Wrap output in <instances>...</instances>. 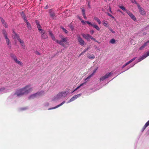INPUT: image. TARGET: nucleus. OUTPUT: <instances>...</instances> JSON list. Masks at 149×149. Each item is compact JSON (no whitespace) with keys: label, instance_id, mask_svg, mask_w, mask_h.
Masks as SVG:
<instances>
[{"label":"nucleus","instance_id":"nucleus-42","mask_svg":"<svg viewBox=\"0 0 149 149\" xmlns=\"http://www.w3.org/2000/svg\"><path fill=\"white\" fill-rule=\"evenodd\" d=\"M110 31L112 32L113 33H115V31H113V30H112V29H110Z\"/></svg>","mask_w":149,"mask_h":149},{"label":"nucleus","instance_id":"nucleus-47","mask_svg":"<svg viewBox=\"0 0 149 149\" xmlns=\"http://www.w3.org/2000/svg\"><path fill=\"white\" fill-rule=\"evenodd\" d=\"M82 11L83 13H84V12L85 13V10H82Z\"/></svg>","mask_w":149,"mask_h":149},{"label":"nucleus","instance_id":"nucleus-39","mask_svg":"<svg viewBox=\"0 0 149 149\" xmlns=\"http://www.w3.org/2000/svg\"><path fill=\"white\" fill-rule=\"evenodd\" d=\"M128 64H127V62L124 65H123L122 67V68H124L126 65H127Z\"/></svg>","mask_w":149,"mask_h":149},{"label":"nucleus","instance_id":"nucleus-27","mask_svg":"<svg viewBox=\"0 0 149 149\" xmlns=\"http://www.w3.org/2000/svg\"><path fill=\"white\" fill-rule=\"evenodd\" d=\"M50 14L51 16L53 17L54 16V12L51 10H49Z\"/></svg>","mask_w":149,"mask_h":149},{"label":"nucleus","instance_id":"nucleus-2","mask_svg":"<svg viewBox=\"0 0 149 149\" xmlns=\"http://www.w3.org/2000/svg\"><path fill=\"white\" fill-rule=\"evenodd\" d=\"M32 88L31 86L27 85L24 88L17 90L15 95L17 96H20L29 93L32 91Z\"/></svg>","mask_w":149,"mask_h":149},{"label":"nucleus","instance_id":"nucleus-20","mask_svg":"<svg viewBox=\"0 0 149 149\" xmlns=\"http://www.w3.org/2000/svg\"><path fill=\"white\" fill-rule=\"evenodd\" d=\"M24 19L25 20V21L26 23V24L27 27H28V28L29 29H30L31 27V25H30V24H29L27 20L25 19V18H24Z\"/></svg>","mask_w":149,"mask_h":149},{"label":"nucleus","instance_id":"nucleus-17","mask_svg":"<svg viewBox=\"0 0 149 149\" xmlns=\"http://www.w3.org/2000/svg\"><path fill=\"white\" fill-rule=\"evenodd\" d=\"M65 102V101H63L60 104H59V105H58L56 107H53V108H49V110H50V109H56V108L61 106H62V105H63V104H64Z\"/></svg>","mask_w":149,"mask_h":149},{"label":"nucleus","instance_id":"nucleus-14","mask_svg":"<svg viewBox=\"0 0 149 149\" xmlns=\"http://www.w3.org/2000/svg\"><path fill=\"white\" fill-rule=\"evenodd\" d=\"M98 68H96L95 69L93 72L90 75L86 78L85 79V81L88 80V79H90L95 73L96 72L97 69Z\"/></svg>","mask_w":149,"mask_h":149},{"label":"nucleus","instance_id":"nucleus-53","mask_svg":"<svg viewBox=\"0 0 149 149\" xmlns=\"http://www.w3.org/2000/svg\"><path fill=\"white\" fill-rule=\"evenodd\" d=\"M47 8V6H46V8Z\"/></svg>","mask_w":149,"mask_h":149},{"label":"nucleus","instance_id":"nucleus-36","mask_svg":"<svg viewBox=\"0 0 149 149\" xmlns=\"http://www.w3.org/2000/svg\"><path fill=\"white\" fill-rule=\"evenodd\" d=\"M82 15H83V17H84V19H87V18L85 14V13H84H84H82Z\"/></svg>","mask_w":149,"mask_h":149},{"label":"nucleus","instance_id":"nucleus-54","mask_svg":"<svg viewBox=\"0 0 149 149\" xmlns=\"http://www.w3.org/2000/svg\"><path fill=\"white\" fill-rule=\"evenodd\" d=\"M129 68H128L127 69V70H128V69H129Z\"/></svg>","mask_w":149,"mask_h":149},{"label":"nucleus","instance_id":"nucleus-40","mask_svg":"<svg viewBox=\"0 0 149 149\" xmlns=\"http://www.w3.org/2000/svg\"><path fill=\"white\" fill-rule=\"evenodd\" d=\"M36 54L38 55H40V53L38 51H36Z\"/></svg>","mask_w":149,"mask_h":149},{"label":"nucleus","instance_id":"nucleus-49","mask_svg":"<svg viewBox=\"0 0 149 149\" xmlns=\"http://www.w3.org/2000/svg\"><path fill=\"white\" fill-rule=\"evenodd\" d=\"M111 17L113 19H114V17H113L112 15V16Z\"/></svg>","mask_w":149,"mask_h":149},{"label":"nucleus","instance_id":"nucleus-45","mask_svg":"<svg viewBox=\"0 0 149 149\" xmlns=\"http://www.w3.org/2000/svg\"><path fill=\"white\" fill-rule=\"evenodd\" d=\"M107 14L110 17H111L112 16V15H111V14H109V13H107Z\"/></svg>","mask_w":149,"mask_h":149},{"label":"nucleus","instance_id":"nucleus-1","mask_svg":"<svg viewBox=\"0 0 149 149\" xmlns=\"http://www.w3.org/2000/svg\"><path fill=\"white\" fill-rule=\"evenodd\" d=\"M49 33L52 39L53 40H56L57 43L59 44L65 48L68 47L69 45L68 42H67L68 40L67 38L62 36L61 37V40L59 41L58 40H56L55 37L53 34L52 32L51 31H49Z\"/></svg>","mask_w":149,"mask_h":149},{"label":"nucleus","instance_id":"nucleus-6","mask_svg":"<svg viewBox=\"0 0 149 149\" xmlns=\"http://www.w3.org/2000/svg\"><path fill=\"white\" fill-rule=\"evenodd\" d=\"M12 57L16 63L22 66L23 65L22 63L17 59L16 56L14 55L12 56Z\"/></svg>","mask_w":149,"mask_h":149},{"label":"nucleus","instance_id":"nucleus-31","mask_svg":"<svg viewBox=\"0 0 149 149\" xmlns=\"http://www.w3.org/2000/svg\"><path fill=\"white\" fill-rule=\"evenodd\" d=\"M119 6V8H120L123 10L126 11V10H127L125 9V8L123 6Z\"/></svg>","mask_w":149,"mask_h":149},{"label":"nucleus","instance_id":"nucleus-12","mask_svg":"<svg viewBox=\"0 0 149 149\" xmlns=\"http://www.w3.org/2000/svg\"><path fill=\"white\" fill-rule=\"evenodd\" d=\"M79 44L81 46H83L85 44V42L80 37V36H78L77 38Z\"/></svg>","mask_w":149,"mask_h":149},{"label":"nucleus","instance_id":"nucleus-37","mask_svg":"<svg viewBox=\"0 0 149 149\" xmlns=\"http://www.w3.org/2000/svg\"><path fill=\"white\" fill-rule=\"evenodd\" d=\"M62 29L65 32V33H68V31L67 30H66L63 28H62Z\"/></svg>","mask_w":149,"mask_h":149},{"label":"nucleus","instance_id":"nucleus-5","mask_svg":"<svg viewBox=\"0 0 149 149\" xmlns=\"http://www.w3.org/2000/svg\"><path fill=\"white\" fill-rule=\"evenodd\" d=\"M36 24L37 27L39 31L42 33V37L44 39H45L47 38V36L45 31L43 30L41 28V27L39 23L38 22H36Z\"/></svg>","mask_w":149,"mask_h":149},{"label":"nucleus","instance_id":"nucleus-19","mask_svg":"<svg viewBox=\"0 0 149 149\" xmlns=\"http://www.w3.org/2000/svg\"><path fill=\"white\" fill-rule=\"evenodd\" d=\"M89 49V47H87L85 49L81 54L79 55V57L81 55H83Z\"/></svg>","mask_w":149,"mask_h":149},{"label":"nucleus","instance_id":"nucleus-24","mask_svg":"<svg viewBox=\"0 0 149 149\" xmlns=\"http://www.w3.org/2000/svg\"><path fill=\"white\" fill-rule=\"evenodd\" d=\"M92 26H93L94 28H95L98 31L100 30V28L99 26L95 24H93Z\"/></svg>","mask_w":149,"mask_h":149},{"label":"nucleus","instance_id":"nucleus-9","mask_svg":"<svg viewBox=\"0 0 149 149\" xmlns=\"http://www.w3.org/2000/svg\"><path fill=\"white\" fill-rule=\"evenodd\" d=\"M148 56H149V51L147 52L141 57L139 59L138 61L136 63L144 59Z\"/></svg>","mask_w":149,"mask_h":149},{"label":"nucleus","instance_id":"nucleus-21","mask_svg":"<svg viewBox=\"0 0 149 149\" xmlns=\"http://www.w3.org/2000/svg\"><path fill=\"white\" fill-rule=\"evenodd\" d=\"M102 24L103 25L106 27H108L109 26V25L108 24V22L107 21L105 20H103L102 21Z\"/></svg>","mask_w":149,"mask_h":149},{"label":"nucleus","instance_id":"nucleus-41","mask_svg":"<svg viewBox=\"0 0 149 149\" xmlns=\"http://www.w3.org/2000/svg\"><path fill=\"white\" fill-rule=\"evenodd\" d=\"M131 2L132 3H136V1L134 0H131Z\"/></svg>","mask_w":149,"mask_h":149},{"label":"nucleus","instance_id":"nucleus-38","mask_svg":"<svg viewBox=\"0 0 149 149\" xmlns=\"http://www.w3.org/2000/svg\"><path fill=\"white\" fill-rule=\"evenodd\" d=\"M145 47L144 46V45H143L139 49L140 50H142Z\"/></svg>","mask_w":149,"mask_h":149},{"label":"nucleus","instance_id":"nucleus-30","mask_svg":"<svg viewBox=\"0 0 149 149\" xmlns=\"http://www.w3.org/2000/svg\"><path fill=\"white\" fill-rule=\"evenodd\" d=\"M136 58V57L134 58H133L131 59L130 60L127 62V64H129L130 63H131Z\"/></svg>","mask_w":149,"mask_h":149},{"label":"nucleus","instance_id":"nucleus-3","mask_svg":"<svg viewBox=\"0 0 149 149\" xmlns=\"http://www.w3.org/2000/svg\"><path fill=\"white\" fill-rule=\"evenodd\" d=\"M67 95V94L65 92H59L52 98V100L55 102L57 101L66 96Z\"/></svg>","mask_w":149,"mask_h":149},{"label":"nucleus","instance_id":"nucleus-11","mask_svg":"<svg viewBox=\"0 0 149 149\" xmlns=\"http://www.w3.org/2000/svg\"><path fill=\"white\" fill-rule=\"evenodd\" d=\"M3 33L4 34V37L6 40L8 46V47H10L11 45L10 44V41L9 39L7 37L6 32L5 31H3Z\"/></svg>","mask_w":149,"mask_h":149},{"label":"nucleus","instance_id":"nucleus-34","mask_svg":"<svg viewBox=\"0 0 149 149\" xmlns=\"http://www.w3.org/2000/svg\"><path fill=\"white\" fill-rule=\"evenodd\" d=\"M87 21H84V20H81V22L83 25H86L87 23Z\"/></svg>","mask_w":149,"mask_h":149},{"label":"nucleus","instance_id":"nucleus-52","mask_svg":"<svg viewBox=\"0 0 149 149\" xmlns=\"http://www.w3.org/2000/svg\"><path fill=\"white\" fill-rule=\"evenodd\" d=\"M118 11H120V12H121V11H119V10H118Z\"/></svg>","mask_w":149,"mask_h":149},{"label":"nucleus","instance_id":"nucleus-51","mask_svg":"<svg viewBox=\"0 0 149 149\" xmlns=\"http://www.w3.org/2000/svg\"><path fill=\"white\" fill-rule=\"evenodd\" d=\"M135 64H134V65H132V66H131V67H132L133 66H134V65H135Z\"/></svg>","mask_w":149,"mask_h":149},{"label":"nucleus","instance_id":"nucleus-7","mask_svg":"<svg viewBox=\"0 0 149 149\" xmlns=\"http://www.w3.org/2000/svg\"><path fill=\"white\" fill-rule=\"evenodd\" d=\"M81 95V94H78L74 96L71 99H70L67 102V103H69L73 101L74 100H75L77 98L80 97Z\"/></svg>","mask_w":149,"mask_h":149},{"label":"nucleus","instance_id":"nucleus-10","mask_svg":"<svg viewBox=\"0 0 149 149\" xmlns=\"http://www.w3.org/2000/svg\"><path fill=\"white\" fill-rule=\"evenodd\" d=\"M126 13L131 17V18L134 21H135L136 20V18L134 15L129 10H126Z\"/></svg>","mask_w":149,"mask_h":149},{"label":"nucleus","instance_id":"nucleus-55","mask_svg":"<svg viewBox=\"0 0 149 149\" xmlns=\"http://www.w3.org/2000/svg\"><path fill=\"white\" fill-rule=\"evenodd\" d=\"M129 68H128L127 69V70H128V69H129Z\"/></svg>","mask_w":149,"mask_h":149},{"label":"nucleus","instance_id":"nucleus-46","mask_svg":"<svg viewBox=\"0 0 149 149\" xmlns=\"http://www.w3.org/2000/svg\"><path fill=\"white\" fill-rule=\"evenodd\" d=\"M78 18L79 19H80V20L81 21V20H83L82 19H81V18L79 17H78Z\"/></svg>","mask_w":149,"mask_h":149},{"label":"nucleus","instance_id":"nucleus-44","mask_svg":"<svg viewBox=\"0 0 149 149\" xmlns=\"http://www.w3.org/2000/svg\"><path fill=\"white\" fill-rule=\"evenodd\" d=\"M91 39L92 40H94V39L92 36H91L90 35V37H89V39Z\"/></svg>","mask_w":149,"mask_h":149},{"label":"nucleus","instance_id":"nucleus-16","mask_svg":"<svg viewBox=\"0 0 149 149\" xmlns=\"http://www.w3.org/2000/svg\"><path fill=\"white\" fill-rule=\"evenodd\" d=\"M40 95V93H37L35 94L31 95L30 96V98H33L38 97Z\"/></svg>","mask_w":149,"mask_h":149},{"label":"nucleus","instance_id":"nucleus-15","mask_svg":"<svg viewBox=\"0 0 149 149\" xmlns=\"http://www.w3.org/2000/svg\"><path fill=\"white\" fill-rule=\"evenodd\" d=\"M81 35L82 36V37L88 40H89V37L90 35L88 34H85L84 33H82L81 34Z\"/></svg>","mask_w":149,"mask_h":149},{"label":"nucleus","instance_id":"nucleus-4","mask_svg":"<svg viewBox=\"0 0 149 149\" xmlns=\"http://www.w3.org/2000/svg\"><path fill=\"white\" fill-rule=\"evenodd\" d=\"M12 37L15 40H18L22 48H25V45L23 40L20 39L18 36L14 32H13L12 34Z\"/></svg>","mask_w":149,"mask_h":149},{"label":"nucleus","instance_id":"nucleus-48","mask_svg":"<svg viewBox=\"0 0 149 149\" xmlns=\"http://www.w3.org/2000/svg\"><path fill=\"white\" fill-rule=\"evenodd\" d=\"M109 11L110 12L112 13L111 11V8L110 7H109Z\"/></svg>","mask_w":149,"mask_h":149},{"label":"nucleus","instance_id":"nucleus-22","mask_svg":"<svg viewBox=\"0 0 149 149\" xmlns=\"http://www.w3.org/2000/svg\"><path fill=\"white\" fill-rule=\"evenodd\" d=\"M88 57L90 59H93L95 58V56L93 54H89L88 56Z\"/></svg>","mask_w":149,"mask_h":149},{"label":"nucleus","instance_id":"nucleus-50","mask_svg":"<svg viewBox=\"0 0 149 149\" xmlns=\"http://www.w3.org/2000/svg\"><path fill=\"white\" fill-rule=\"evenodd\" d=\"M22 16H24V13H22Z\"/></svg>","mask_w":149,"mask_h":149},{"label":"nucleus","instance_id":"nucleus-32","mask_svg":"<svg viewBox=\"0 0 149 149\" xmlns=\"http://www.w3.org/2000/svg\"><path fill=\"white\" fill-rule=\"evenodd\" d=\"M149 44V40L148 41L146 42H145L143 45H144V46L145 47H146Z\"/></svg>","mask_w":149,"mask_h":149},{"label":"nucleus","instance_id":"nucleus-18","mask_svg":"<svg viewBox=\"0 0 149 149\" xmlns=\"http://www.w3.org/2000/svg\"><path fill=\"white\" fill-rule=\"evenodd\" d=\"M86 83V81L85 82L83 83H82L79 86H78L77 88H76L74 91L73 92L75 91L77 89H79V88H80L81 86L85 85Z\"/></svg>","mask_w":149,"mask_h":149},{"label":"nucleus","instance_id":"nucleus-35","mask_svg":"<svg viewBox=\"0 0 149 149\" xmlns=\"http://www.w3.org/2000/svg\"><path fill=\"white\" fill-rule=\"evenodd\" d=\"M5 89L4 88H1L0 89V93H1L2 92H4V90Z\"/></svg>","mask_w":149,"mask_h":149},{"label":"nucleus","instance_id":"nucleus-26","mask_svg":"<svg viewBox=\"0 0 149 149\" xmlns=\"http://www.w3.org/2000/svg\"><path fill=\"white\" fill-rule=\"evenodd\" d=\"M149 125V120L146 123L145 125H144V126L143 127V131H144V130L146 128V127H147Z\"/></svg>","mask_w":149,"mask_h":149},{"label":"nucleus","instance_id":"nucleus-8","mask_svg":"<svg viewBox=\"0 0 149 149\" xmlns=\"http://www.w3.org/2000/svg\"><path fill=\"white\" fill-rule=\"evenodd\" d=\"M113 74V73L112 72H111L109 73H107L105 76H103L102 77L100 78V80H103L104 79H105L106 78H108L111 75H112Z\"/></svg>","mask_w":149,"mask_h":149},{"label":"nucleus","instance_id":"nucleus-33","mask_svg":"<svg viewBox=\"0 0 149 149\" xmlns=\"http://www.w3.org/2000/svg\"><path fill=\"white\" fill-rule=\"evenodd\" d=\"M87 23L90 26H93V24L91 23V22L87 21Z\"/></svg>","mask_w":149,"mask_h":149},{"label":"nucleus","instance_id":"nucleus-13","mask_svg":"<svg viewBox=\"0 0 149 149\" xmlns=\"http://www.w3.org/2000/svg\"><path fill=\"white\" fill-rule=\"evenodd\" d=\"M138 7L139 11L141 14L143 15H145L146 13L144 9L141 7L139 5L138 6Z\"/></svg>","mask_w":149,"mask_h":149},{"label":"nucleus","instance_id":"nucleus-23","mask_svg":"<svg viewBox=\"0 0 149 149\" xmlns=\"http://www.w3.org/2000/svg\"><path fill=\"white\" fill-rule=\"evenodd\" d=\"M94 19L97 21V23L99 24H101V21H100V20L97 17H95L94 18Z\"/></svg>","mask_w":149,"mask_h":149},{"label":"nucleus","instance_id":"nucleus-43","mask_svg":"<svg viewBox=\"0 0 149 149\" xmlns=\"http://www.w3.org/2000/svg\"><path fill=\"white\" fill-rule=\"evenodd\" d=\"M94 32V31L93 30H92L90 31V32L91 34H93Z\"/></svg>","mask_w":149,"mask_h":149},{"label":"nucleus","instance_id":"nucleus-29","mask_svg":"<svg viewBox=\"0 0 149 149\" xmlns=\"http://www.w3.org/2000/svg\"><path fill=\"white\" fill-rule=\"evenodd\" d=\"M136 58V57L134 58H133L131 59L130 60L127 62V64H129L130 63H131Z\"/></svg>","mask_w":149,"mask_h":149},{"label":"nucleus","instance_id":"nucleus-25","mask_svg":"<svg viewBox=\"0 0 149 149\" xmlns=\"http://www.w3.org/2000/svg\"><path fill=\"white\" fill-rule=\"evenodd\" d=\"M1 20L3 26L5 27H7V25L4 20L3 19L1 18Z\"/></svg>","mask_w":149,"mask_h":149},{"label":"nucleus","instance_id":"nucleus-28","mask_svg":"<svg viewBox=\"0 0 149 149\" xmlns=\"http://www.w3.org/2000/svg\"><path fill=\"white\" fill-rule=\"evenodd\" d=\"M116 40L114 38L112 39L110 41V43L111 44H115L116 42Z\"/></svg>","mask_w":149,"mask_h":149}]
</instances>
